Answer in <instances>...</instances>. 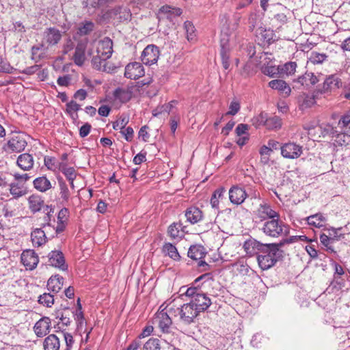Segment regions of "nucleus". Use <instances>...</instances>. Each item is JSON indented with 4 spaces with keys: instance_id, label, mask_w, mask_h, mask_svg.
I'll list each match as a JSON object with an SVG mask.
<instances>
[{
    "instance_id": "1",
    "label": "nucleus",
    "mask_w": 350,
    "mask_h": 350,
    "mask_svg": "<svg viewBox=\"0 0 350 350\" xmlns=\"http://www.w3.org/2000/svg\"><path fill=\"white\" fill-rule=\"evenodd\" d=\"M113 41L108 37L98 40H94L88 51V55L92 57V65L99 71L106 72V61L109 59L113 52Z\"/></svg>"
},
{
    "instance_id": "2",
    "label": "nucleus",
    "mask_w": 350,
    "mask_h": 350,
    "mask_svg": "<svg viewBox=\"0 0 350 350\" xmlns=\"http://www.w3.org/2000/svg\"><path fill=\"white\" fill-rule=\"evenodd\" d=\"M167 312L171 315L178 317L180 321L185 325L193 323L200 313L190 302L185 304L180 307H175V305L171 303L167 306Z\"/></svg>"
},
{
    "instance_id": "3",
    "label": "nucleus",
    "mask_w": 350,
    "mask_h": 350,
    "mask_svg": "<svg viewBox=\"0 0 350 350\" xmlns=\"http://www.w3.org/2000/svg\"><path fill=\"white\" fill-rule=\"evenodd\" d=\"M260 229L265 235L274 238L286 236L289 232L288 226L280 217L264 221Z\"/></svg>"
},
{
    "instance_id": "4",
    "label": "nucleus",
    "mask_w": 350,
    "mask_h": 350,
    "mask_svg": "<svg viewBox=\"0 0 350 350\" xmlns=\"http://www.w3.org/2000/svg\"><path fill=\"white\" fill-rule=\"evenodd\" d=\"M267 248L258 254V262L262 270H267L273 267L280 256L281 251L275 244H267Z\"/></svg>"
},
{
    "instance_id": "5",
    "label": "nucleus",
    "mask_w": 350,
    "mask_h": 350,
    "mask_svg": "<svg viewBox=\"0 0 350 350\" xmlns=\"http://www.w3.org/2000/svg\"><path fill=\"white\" fill-rule=\"evenodd\" d=\"M342 81L337 74H332L327 76L323 83L317 90L319 91L321 96H330L337 90L342 88Z\"/></svg>"
},
{
    "instance_id": "6",
    "label": "nucleus",
    "mask_w": 350,
    "mask_h": 350,
    "mask_svg": "<svg viewBox=\"0 0 350 350\" xmlns=\"http://www.w3.org/2000/svg\"><path fill=\"white\" fill-rule=\"evenodd\" d=\"M27 144V141L23 135L16 134L3 146V150L8 153L20 152L25 150Z\"/></svg>"
},
{
    "instance_id": "7",
    "label": "nucleus",
    "mask_w": 350,
    "mask_h": 350,
    "mask_svg": "<svg viewBox=\"0 0 350 350\" xmlns=\"http://www.w3.org/2000/svg\"><path fill=\"white\" fill-rule=\"evenodd\" d=\"M254 215L260 221H265L274 217H280L279 213L274 210L269 203L265 201L260 203L254 211Z\"/></svg>"
},
{
    "instance_id": "8",
    "label": "nucleus",
    "mask_w": 350,
    "mask_h": 350,
    "mask_svg": "<svg viewBox=\"0 0 350 350\" xmlns=\"http://www.w3.org/2000/svg\"><path fill=\"white\" fill-rule=\"evenodd\" d=\"M136 90L137 88L135 85L118 88L113 92V100L121 104L126 103L131 99Z\"/></svg>"
},
{
    "instance_id": "9",
    "label": "nucleus",
    "mask_w": 350,
    "mask_h": 350,
    "mask_svg": "<svg viewBox=\"0 0 350 350\" xmlns=\"http://www.w3.org/2000/svg\"><path fill=\"white\" fill-rule=\"evenodd\" d=\"M159 55V48L156 45L149 44L142 51L141 59L144 64L151 66L157 62Z\"/></svg>"
},
{
    "instance_id": "10",
    "label": "nucleus",
    "mask_w": 350,
    "mask_h": 350,
    "mask_svg": "<svg viewBox=\"0 0 350 350\" xmlns=\"http://www.w3.org/2000/svg\"><path fill=\"white\" fill-rule=\"evenodd\" d=\"M62 34L61 31L55 27L46 28L43 32L42 42L48 46L57 45L61 40Z\"/></svg>"
},
{
    "instance_id": "11",
    "label": "nucleus",
    "mask_w": 350,
    "mask_h": 350,
    "mask_svg": "<svg viewBox=\"0 0 350 350\" xmlns=\"http://www.w3.org/2000/svg\"><path fill=\"white\" fill-rule=\"evenodd\" d=\"M281 154L286 159H294L299 157L303 152L302 146L295 143H286L280 147Z\"/></svg>"
},
{
    "instance_id": "12",
    "label": "nucleus",
    "mask_w": 350,
    "mask_h": 350,
    "mask_svg": "<svg viewBox=\"0 0 350 350\" xmlns=\"http://www.w3.org/2000/svg\"><path fill=\"white\" fill-rule=\"evenodd\" d=\"M23 265L27 270H33L38 265L39 258L33 250H24L21 256Z\"/></svg>"
},
{
    "instance_id": "13",
    "label": "nucleus",
    "mask_w": 350,
    "mask_h": 350,
    "mask_svg": "<svg viewBox=\"0 0 350 350\" xmlns=\"http://www.w3.org/2000/svg\"><path fill=\"white\" fill-rule=\"evenodd\" d=\"M204 250V247L200 245H192L189 249L188 256L195 260H199L198 263V266L204 267L203 270L206 271L209 265L202 260L206 255Z\"/></svg>"
},
{
    "instance_id": "14",
    "label": "nucleus",
    "mask_w": 350,
    "mask_h": 350,
    "mask_svg": "<svg viewBox=\"0 0 350 350\" xmlns=\"http://www.w3.org/2000/svg\"><path fill=\"white\" fill-rule=\"evenodd\" d=\"M320 98L321 94L317 89L312 94H302L298 98L299 107L301 110L312 107L316 104V100Z\"/></svg>"
},
{
    "instance_id": "15",
    "label": "nucleus",
    "mask_w": 350,
    "mask_h": 350,
    "mask_svg": "<svg viewBox=\"0 0 350 350\" xmlns=\"http://www.w3.org/2000/svg\"><path fill=\"white\" fill-rule=\"evenodd\" d=\"M87 39L84 40H80L78 42L75 47V53L72 56V60L74 63L78 66H82L86 60L85 50L87 48Z\"/></svg>"
},
{
    "instance_id": "16",
    "label": "nucleus",
    "mask_w": 350,
    "mask_h": 350,
    "mask_svg": "<svg viewBox=\"0 0 350 350\" xmlns=\"http://www.w3.org/2000/svg\"><path fill=\"white\" fill-rule=\"evenodd\" d=\"M267 244H262L254 239H251L245 241L243 248L246 254L249 256H254L258 254L263 250L267 248Z\"/></svg>"
},
{
    "instance_id": "17",
    "label": "nucleus",
    "mask_w": 350,
    "mask_h": 350,
    "mask_svg": "<svg viewBox=\"0 0 350 350\" xmlns=\"http://www.w3.org/2000/svg\"><path fill=\"white\" fill-rule=\"evenodd\" d=\"M144 75V69L142 64L132 62L126 65L124 76L131 79H137Z\"/></svg>"
},
{
    "instance_id": "18",
    "label": "nucleus",
    "mask_w": 350,
    "mask_h": 350,
    "mask_svg": "<svg viewBox=\"0 0 350 350\" xmlns=\"http://www.w3.org/2000/svg\"><path fill=\"white\" fill-rule=\"evenodd\" d=\"M51 319L44 317L38 320L33 326V331L38 337L42 338L50 332Z\"/></svg>"
},
{
    "instance_id": "19",
    "label": "nucleus",
    "mask_w": 350,
    "mask_h": 350,
    "mask_svg": "<svg viewBox=\"0 0 350 350\" xmlns=\"http://www.w3.org/2000/svg\"><path fill=\"white\" fill-rule=\"evenodd\" d=\"M200 312H204L211 305V299L202 291L189 301Z\"/></svg>"
},
{
    "instance_id": "20",
    "label": "nucleus",
    "mask_w": 350,
    "mask_h": 350,
    "mask_svg": "<svg viewBox=\"0 0 350 350\" xmlns=\"http://www.w3.org/2000/svg\"><path fill=\"white\" fill-rule=\"evenodd\" d=\"M153 323L158 325L163 332H167L172 321L167 312L161 311L156 314Z\"/></svg>"
},
{
    "instance_id": "21",
    "label": "nucleus",
    "mask_w": 350,
    "mask_h": 350,
    "mask_svg": "<svg viewBox=\"0 0 350 350\" xmlns=\"http://www.w3.org/2000/svg\"><path fill=\"white\" fill-rule=\"evenodd\" d=\"M49 262L51 266L63 271L66 270L68 268L67 265L65 263L64 254L60 251H51L49 254Z\"/></svg>"
},
{
    "instance_id": "22",
    "label": "nucleus",
    "mask_w": 350,
    "mask_h": 350,
    "mask_svg": "<svg viewBox=\"0 0 350 350\" xmlns=\"http://www.w3.org/2000/svg\"><path fill=\"white\" fill-rule=\"evenodd\" d=\"M247 198V193L243 188L233 186L229 190V198L230 202L237 205L241 204Z\"/></svg>"
},
{
    "instance_id": "23",
    "label": "nucleus",
    "mask_w": 350,
    "mask_h": 350,
    "mask_svg": "<svg viewBox=\"0 0 350 350\" xmlns=\"http://www.w3.org/2000/svg\"><path fill=\"white\" fill-rule=\"evenodd\" d=\"M109 16L119 21H124L131 18V13L126 7L118 6L110 10Z\"/></svg>"
},
{
    "instance_id": "24",
    "label": "nucleus",
    "mask_w": 350,
    "mask_h": 350,
    "mask_svg": "<svg viewBox=\"0 0 350 350\" xmlns=\"http://www.w3.org/2000/svg\"><path fill=\"white\" fill-rule=\"evenodd\" d=\"M268 85L269 88L273 90H278L285 97L290 96L291 93V88L284 80L274 79L269 81Z\"/></svg>"
},
{
    "instance_id": "25",
    "label": "nucleus",
    "mask_w": 350,
    "mask_h": 350,
    "mask_svg": "<svg viewBox=\"0 0 350 350\" xmlns=\"http://www.w3.org/2000/svg\"><path fill=\"white\" fill-rule=\"evenodd\" d=\"M42 347L44 350H59V337L55 334H49L44 339Z\"/></svg>"
},
{
    "instance_id": "26",
    "label": "nucleus",
    "mask_w": 350,
    "mask_h": 350,
    "mask_svg": "<svg viewBox=\"0 0 350 350\" xmlns=\"http://www.w3.org/2000/svg\"><path fill=\"white\" fill-rule=\"evenodd\" d=\"M256 37L262 44H269L275 40V33L270 29L260 27L258 29Z\"/></svg>"
},
{
    "instance_id": "27",
    "label": "nucleus",
    "mask_w": 350,
    "mask_h": 350,
    "mask_svg": "<svg viewBox=\"0 0 350 350\" xmlns=\"http://www.w3.org/2000/svg\"><path fill=\"white\" fill-rule=\"evenodd\" d=\"M16 163L21 169L28 171L33 168L34 161L31 154L23 153L18 156Z\"/></svg>"
},
{
    "instance_id": "28",
    "label": "nucleus",
    "mask_w": 350,
    "mask_h": 350,
    "mask_svg": "<svg viewBox=\"0 0 350 350\" xmlns=\"http://www.w3.org/2000/svg\"><path fill=\"white\" fill-rule=\"evenodd\" d=\"M185 217L189 222L195 224L202 220L203 215L199 208L191 206L186 210Z\"/></svg>"
},
{
    "instance_id": "29",
    "label": "nucleus",
    "mask_w": 350,
    "mask_h": 350,
    "mask_svg": "<svg viewBox=\"0 0 350 350\" xmlns=\"http://www.w3.org/2000/svg\"><path fill=\"white\" fill-rule=\"evenodd\" d=\"M10 192L14 198H18L27 193V187L21 182H13L10 185Z\"/></svg>"
},
{
    "instance_id": "30",
    "label": "nucleus",
    "mask_w": 350,
    "mask_h": 350,
    "mask_svg": "<svg viewBox=\"0 0 350 350\" xmlns=\"http://www.w3.org/2000/svg\"><path fill=\"white\" fill-rule=\"evenodd\" d=\"M63 277L59 275L51 276L47 282L48 290L54 293H57L63 286Z\"/></svg>"
},
{
    "instance_id": "31",
    "label": "nucleus",
    "mask_w": 350,
    "mask_h": 350,
    "mask_svg": "<svg viewBox=\"0 0 350 350\" xmlns=\"http://www.w3.org/2000/svg\"><path fill=\"white\" fill-rule=\"evenodd\" d=\"M34 188L40 191L46 192L52 188L51 181L46 176H40L34 179L33 181Z\"/></svg>"
},
{
    "instance_id": "32",
    "label": "nucleus",
    "mask_w": 350,
    "mask_h": 350,
    "mask_svg": "<svg viewBox=\"0 0 350 350\" xmlns=\"http://www.w3.org/2000/svg\"><path fill=\"white\" fill-rule=\"evenodd\" d=\"M306 220L309 226L319 228L325 226L327 219L322 213H317L307 217Z\"/></svg>"
},
{
    "instance_id": "33",
    "label": "nucleus",
    "mask_w": 350,
    "mask_h": 350,
    "mask_svg": "<svg viewBox=\"0 0 350 350\" xmlns=\"http://www.w3.org/2000/svg\"><path fill=\"white\" fill-rule=\"evenodd\" d=\"M31 241L33 245L40 246L46 243V237L44 230L36 228L31 234Z\"/></svg>"
},
{
    "instance_id": "34",
    "label": "nucleus",
    "mask_w": 350,
    "mask_h": 350,
    "mask_svg": "<svg viewBox=\"0 0 350 350\" xmlns=\"http://www.w3.org/2000/svg\"><path fill=\"white\" fill-rule=\"evenodd\" d=\"M57 180L59 187L60 198L62 200V203L66 205L70 197V192L67 184L62 177L58 178Z\"/></svg>"
},
{
    "instance_id": "35",
    "label": "nucleus",
    "mask_w": 350,
    "mask_h": 350,
    "mask_svg": "<svg viewBox=\"0 0 350 350\" xmlns=\"http://www.w3.org/2000/svg\"><path fill=\"white\" fill-rule=\"evenodd\" d=\"M296 81L301 85L309 86L310 85H315L319 79L313 72H306L304 75L299 77Z\"/></svg>"
},
{
    "instance_id": "36",
    "label": "nucleus",
    "mask_w": 350,
    "mask_h": 350,
    "mask_svg": "<svg viewBox=\"0 0 350 350\" xmlns=\"http://www.w3.org/2000/svg\"><path fill=\"white\" fill-rule=\"evenodd\" d=\"M29 209L33 212H38L44 206V201L38 195H31L28 199Z\"/></svg>"
},
{
    "instance_id": "37",
    "label": "nucleus",
    "mask_w": 350,
    "mask_h": 350,
    "mask_svg": "<svg viewBox=\"0 0 350 350\" xmlns=\"http://www.w3.org/2000/svg\"><path fill=\"white\" fill-rule=\"evenodd\" d=\"M163 252L165 255L168 256L174 260H179L180 258V256L176 247L170 243H167L163 245Z\"/></svg>"
},
{
    "instance_id": "38",
    "label": "nucleus",
    "mask_w": 350,
    "mask_h": 350,
    "mask_svg": "<svg viewBox=\"0 0 350 350\" xmlns=\"http://www.w3.org/2000/svg\"><path fill=\"white\" fill-rule=\"evenodd\" d=\"M297 66L295 62H288L283 65L280 66V75H286L287 76L293 75Z\"/></svg>"
},
{
    "instance_id": "39",
    "label": "nucleus",
    "mask_w": 350,
    "mask_h": 350,
    "mask_svg": "<svg viewBox=\"0 0 350 350\" xmlns=\"http://www.w3.org/2000/svg\"><path fill=\"white\" fill-rule=\"evenodd\" d=\"M262 72L269 77H275L278 75H280V66H276L272 64L263 65L261 68Z\"/></svg>"
},
{
    "instance_id": "40",
    "label": "nucleus",
    "mask_w": 350,
    "mask_h": 350,
    "mask_svg": "<svg viewBox=\"0 0 350 350\" xmlns=\"http://www.w3.org/2000/svg\"><path fill=\"white\" fill-rule=\"evenodd\" d=\"M159 12L167 14V18H171L172 16H178L182 14V11L180 8L171 7L167 5L162 6L159 9Z\"/></svg>"
},
{
    "instance_id": "41",
    "label": "nucleus",
    "mask_w": 350,
    "mask_h": 350,
    "mask_svg": "<svg viewBox=\"0 0 350 350\" xmlns=\"http://www.w3.org/2000/svg\"><path fill=\"white\" fill-rule=\"evenodd\" d=\"M38 302L46 307L51 308L54 304L53 295L51 293H43L40 295Z\"/></svg>"
},
{
    "instance_id": "42",
    "label": "nucleus",
    "mask_w": 350,
    "mask_h": 350,
    "mask_svg": "<svg viewBox=\"0 0 350 350\" xmlns=\"http://www.w3.org/2000/svg\"><path fill=\"white\" fill-rule=\"evenodd\" d=\"M94 24L91 21H85L78 28L77 33L80 36H85L92 32L94 29Z\"/></svg>"
},
{
    "instance_id": "43",
    "label": "nucleus",
    "mask_w": 350,
    "mask_h": 350,
    "mask_svg": "<svg viewBox=\"0 0 350 350\" xmlns=\"http://www.w3.org/2000/svg\"><path fill=\"white\" fill-rule=\"evenodd\" d=\"M181 224L178 223H173L168 228V234L172 238L176 239L180 237L182 233L180 232Z\"/></svg>"
},
{
    "instance_id": "44",
    "label": "nucleus",
    "mask_w": 350,
    "mask_h": 350,
    "mask_svg": "<svg viewBox=\"0 0 350 350\" xmlns=\"http://www.w3.org/2000/svg\"><path fill=\"white\" fill-rule=\"evenodd\" d=\"M327 58V55L325 53H320L318 52L312 51L310 54V60L312 63L322 64Z\"/></svg>"
},
{
    "instance_id": "45",
    "label": "nucleus",
    "mask_w": 350,
    "mask_h": 350,
    "mask_svg": "<svg viewBox=\"0 0 350 350\" xmlns=\"http://www.w3.org/2000/svg\"><path fill=\"white\" fill-rule=\"evenodd\" d=\"M281 119L278 116L268 118L266 127L268 129H277L281 127Z\"/></svg>"
},
{
    "instance_id": "46",
    "label": "nucleus",
    "mask_w": 350,
    "mask_h": 350,
    "mask_svg": "<svg viewBox=\"0 0 350 350\" xmlns=\"http://www.w3.org/2000/svg\"><path fill=\"white\" fill-rule=\"evenodd\" d=\"M129 122V117L126 116H122L119 119L113 123V128L115 130H123Z\"/></svg>"
},
{
    "instance_id": "47",
    "label": "nucleus",
    "mask_w": 350,
    "mask_h": 350,
    "mask_svg": "<svg viewBox=\"0 0 350 350\" xmlns=\"http://www.w3.org/2000/svg\"><path fill=\"white\" fill-rule=\"evenodd\" d=\"M144 350H160L159 340L150 338L144 345Z\"/></svg>"
},
{
    "instance_id": "48",
    "label": "nucleus",
    "mask_w": 350,
    "mask_h": 350,
    "mask_svg": "<svg viewBox=\"0 0 350 350\" xmlns=\"http://www.w3.org/2000/svg\"><path fill=\"white\" fill-rule=\"evenodd\" d=\"M44 162L47 169L53 172H57V161L55 157H45Z\"/></svg>"
},
{
    "instance_id": "49",
    "label": "nucleus",
    "mask_w": 350,
    "mask_h": 350,
    "mask_svg": "<svg viewBox=\"0 0 350 350\" xmlns=\"http://www.w3.org/2000/svg\"><path fill=\"white\" fill-rule=\"evenodd\" d=\"M59 335L64 337L66 347L65 350H70L73 344H74V339L71 334L68 332H58Z\"/></svg>"
},
{
    "instance_id": "50",
    "label": "nucleus",
    "mask_w": 350,
    "mask_h": 350,
    "mask_svg": "<svg viewBox=\"0 0 350 350\" xmlns=\"http://www.w3.org/2000/svg\"><path fill=\"white\" fill-rule=\"evenodd\" d=\"M267 119V114L262 112L253 119V124H255L256 126H258L260 125H265L266 126Z\"/></svg>"
},
{
    "instance_id": "51",
    "label": "nucleus",
    "mask_w": 350,
    "mask_h": 350,
    "mask_svg": "<svg viewBox=\"0 0 350 350\" xmlns=\"http://www.w3.org/2000/svg\"><path fill=\"white\" fill-rule=\"evenodd\" d=\"M80 109V105L74 100H71L66 104V113H69L72 118L73 114Z\"/></svg>"
},
{
    "instance_id": "52",
    "label": "nucleus",
    "mask_w": 350,
    "mask_h": 350,
    "mask_svg": "<svg viewBox=\"0 0 350 350\" xmlns=\"http://www.w3.org/2000/svg\"><path fill=\"white\" fill-rule=\"evenodd\" d=\"M188 40H191L194 38L195 27L190 21H186L184 23Z\"/></svg>"
},
{
    "instance_id": "53",
    "label": "nucleus",
    "mask_w": 350,
    "mask_h": 350,
    "mask_svg": "<svg viewBox=\"0 0 350 350\" xmlns=\"http://www.w3.org/2000/svg\"><path fill=\"white\" fill-rule=\"evenodd\" d=\"M62 173L68 180H75L77 177V171L73 167H68Z\"/></svg>"
},
{
    "instance_id": "54",
    "label": "nucleus",
    "mask_w": 350,
    "mask_h": 350,
    "mask_svg": "<svg viewBox=\"0 0 350 350\" xmlns=\"http://www.w3.org/2000/svg\"><path fill=\"white\" fill-rule=\"evenodd\" d=\"M220 54H221V57L223 67L224 69L227 70L229 68V66H230L229 51H228V50L221 51Z\"/></svg>"
},
{
    "instance_id": "55",
    "label": "nucleus",
    "mask_w": 350,
    "mask_h": 350,
    "mask_svg": "<svg viewBox=\"0 0 350 350\" xmlns=\"http://www.w3.org/2000/svg\"><path fill=\"white\" fill-rule=\"evenodd\" d=\"M350 123V111L346 112L344 115H342L339 121L338 126L340 127H346Z\"/></svg>"
},
{
    "instance_id": "56",
    "label": "nucleus",
    "mask_w": 350,
    "mask_h": 350,
    "mask_svg": "<svg viewBox=\"0 0 350 350\" xmlns=\"http://www.w3.org/2000/svg\"><path fill=\"white\" fill-rule=\"evenodd\" d=\"M332 239L325 234H322L320 236V241L325 247H327V250L334 252V249L329 245Z\"/></svg>"
},
{
    "instance_id": "57",
    "label": "nucleus",
    "mask_w": 350,
    "mask_h": 350,
    "mask_svg": "<svg viewBox=\"0 0 350 350\" xmlns=\"http://www.w3.org/2000/svg\"><path fill=\"white\" fill-rule=\"evenodd\" d=\"M13 176L16 181L23 183L25 185V183L27 181H28L31 178V176H29V174L27 173H25V174L14 173L13 174Z\"/></svg>"
},
{
    "instance_id": "58",
    "label": "nucleus",
    "mask_w": 350,
    "mask_h": 350,
    "mask_svg": "<svg viewBox=\"0 0 350 350\" xmlns=\"http://www.w3.org/2000/svg\"><path fill=\"white\" fill-rule=\"evenodd\" d=\"M240 109V105L238 102L232 101L229 106V111L226 113L227 115L234 116Z\"/></svg>"
},
{
    "instance_id": "59",
    "label": "nucleus",
    "mask_w": 350,
    "mask_h": 350,
    "mask_svg": "<svg viewBox=\"0 0 350 350\" xmlns=\"http://www.w3.org/2000/svg\"><path fill=\"white\" fill-rule=\"evenodd\" d=\"M121 133L124 136L127 142H131L133 139L134 131L132 127L128 126L122 130Z\"/></svg>"
},
{
    "instance_id": "60",
    "label": "nucleus",
    "mask_w": 350,
    "mask_h": 350,
    "mask_svg": "<svg viewBox=\"0 0 350 350\" xmlns=\"http://www.w3.org/2000/svg\"><path fill=\"white\" fill-rule=\"evenodd\" d=\"M69 216V211L67 208H62L58 213L57 221H66L68 220Z\"/></svg>"
},
{
    "instance_id": "61",
    "label": "nucleus",
    "mask_w": 350,
    "mask_h": 350,
    "mask_svg": "<svg viewBox=\"0 0 350 350\" xmlns=\"http://www.w3.org/2000/svg\"><path fill=\"white\" fill-rule=\"evenodd\" d=\"M12 69V68L10 66V64L0 57V72L10 73Z\"/></svg>"
},
{
    "instance_id": "62",
    "label": "nucleus",
    "mask_w": 350,
    "mask_h": 350,
    "mask_svg": "<svg viewBox=\"0 0 350 350\" xmlns=\"http://www.w3.org/2000/svg\"><path fill=\"white\" fill-rule=\"evenodd\" d=\"M172 105L168 104L166 105H163L161 107L157 108L156 109L153 110L152 115L154 116H158L159 114H161L163 112H166L167 114L170 113V109Z\"/></svg>"
},
{
    "instance_id": "63",
    "label": "nucleus",
    "mask_w": 350,
    "mask_h": 350,
    "mask_svg": "<svg viewBox=\"0 0 350 350\" xmlns=\"http://www.w3.org/2000/svg\"><path fill=\"white\" fill-rule=\"evenodd\" d=\"M91 125L89 123H85L79 129V135L81 137H85L89 135L91 131Z\"/></svg>"
},
{
    "instance_id": "64",
    "label": "nucleus",
    "mask_w": 350,
    "mask_h": 350,
    "mask_svg": "<svg viewBox=\"0 0 350 350\" xmlns=\"http://www.w3.org/2000/svg\"><path fill=\"white\" fill-rule=\"evenodd\" d=\"M200 292L201 290L198 287H190L187 289L185 295L191 297V299H193L196 297V295H198Z\"/></svg>"
}]
</instances>
